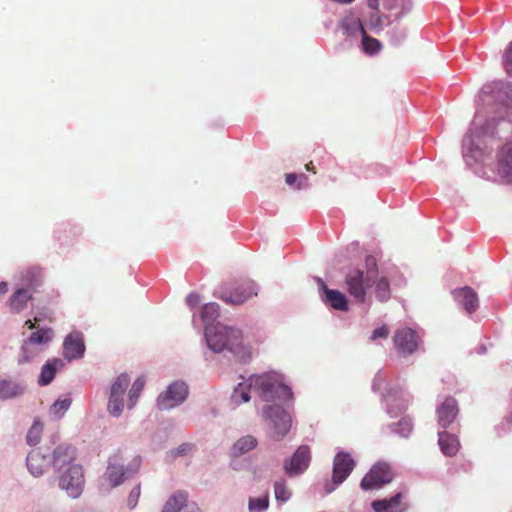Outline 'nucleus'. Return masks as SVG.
<instances>
[{"instance_id":"nucleus-37","label":"nucleus","mask_w":512,"mask_h":512,"mask_svg":"<svg viewBox=\"0 0 512 512\" xmlns=\"http://www.w3.org/2000/svg\"><path fill=\"white\" fill-rule=\"evenodd\" d=\"M285 181L289 186L297 182V189H303L308 186V177L305 174L287 173Z\"/></svg>"},{"instance_id":"nucleus-8","label":"nucleus","mask_w":512,"mask_h":512,"mask_svg":"<svg viewBox=\"0 0 512 512\" xmlns=\"http://www.w3.org/2000/svg\"><path fill=\"white\" fill-rule=\"evenodd\" d=\"M496 175L497 182L501 184H512V141L503 144L496 153Z\"/></svg>"},{"instance_id":"nucleus-32","label":"nucleus","mask_w":512,"mask_h":512,"mask_svg":"<svg viewBox=\"0 0 512 512\" xmlns=\"http://www.w3.org/2000/svg\"><path fill=\"white\" fill-rule=\"evenodd\" d=\"M362 49L366 54L373 55L380 51L381 43L375 38L368 36L366 31L362 32Z\"/></svg>"},{"instance_id":"nucleus-45","label":"nucleus","mask_w":512,"mask_h":512,"mask_svg":"<svg viewBox=\"0 0 512 512\" xmlns=\"http://www.w3.org/2000/svg\"><path fill=\"white\" fill-rule=\"evenodd\" d=\"M186 302L191 308H195L200 303V297L196 293H191L187 296Z\"/></svg>"},{"instance_id":"nucleus-28","label":"nucleus","mask_w":512,"mask_h":512,"mask_svg":"<svg viewBox=\"0 0 512 512\" xmlns=\"http://www.w3.org/2000/svg\"><path fill=\"white\" fill-rule=\"evenodd\" d=\"M375 296L380 302H386L391 297V289H390V283L387 277L385 276H377L375 277Z\"/></svg>"},{"instance_id":"nucleus-6","label":"nucleus","mask_w":512,"mask_h":512,"mask_svg":"<svg viewBox=\"0 0 512 512\" xmlns=\"http://www.w3.org/2000/svg\"><path fill=\"white\" fill-rule=\"evenodd\" d=\"M266 420L270 421L272 437L276 440L284 437L290 430L291 418L290 415L280 406H268L264 411Z\"/></svg>"},{"instance_id":"nucleus-31","label":"nucleus","mask_w":512,"mask_h":512,"mask_svg":"<svg viewBox=\"0 0 512 512\" xmlns=\"http://www.w3.org/2000/svg\"><path fill=\"white\" fill-rule=\"evenodd\" d=\"M257 445V440L253 436H245L240 438L233 446L234 455L244 454L254 449Z\"/></svg>"},{"instance_id":"nucleus-23","label":"nucleus","mask_w":512,"mask_h":512,"mask_svg":"<svg viewBox=\"0 0 512 512\" xmlns=\"http://www.w3.org/2000/svg\"><path fill=\"white\" fill-rule=\"evenodd\" d=\"M30 300H32V294L28 290L24 288L17 289L8 300L9 309L12 313H20L26 308Z\"/></svg>"},{"instance_id":"nucleus-14","label":"nucleus","mask_w":512,"mask_h":512,"mask_svg":"<svg viewBox=\"0 0 512 512\" xmlns=\"http://www.w3.org/2000/svg\"><path fill=\"white\" fill-rule=\"evenodd\" d=\"M310 461L311 452L309 446L301 445L294 452L290 460L284 461L283 468L288 476H298L309 467Z\"/></svg>"},{"instance_id":"nucleus-41","label":"nucleus","mask_w":512,"mask_h":512,"mask_svg":"<svg viewBox=\"0 0 512 512\" xmlns=\"http://www.w3.org/2000/svg\"><path fill=\"white\" fill-rule=\"evenodd\" d=\"M140 494H141V488H140V485L135 486V487L131 490V492H130V494H129V496H128V500H127V502H128V506H129L131 509H132V508H134V507L137 505L138 500H139V497H140Z\"/></svg>"},{"instance_id":"nucleus-21","label":"nucleus","mask_w":512,"mask_h":512,"mask_svg":"<svg viewBox=\"0 0 512 512\" xmlns=\"http://www.w3.org/2000/svg\"><path fill=\"white\" fill-rule=\"evenodd\" d=\"M50 460L39 450H32L27 456V467L30 473L35 476H41L47 468Z\"/></svg>"},{"instance_id":"nucleus-5","label":"nucleus","mask_w":512,"mask_h":512,"mask_svg":"<svg viewBox=\"0 0 512 512\" xmlns=\"http://www.w3.org/2000/svg\"><path fill=\"white\" fill-rule=\"evenodd\" d=\"M392 340L397 353L401 357L416 353L423 343L419 334L409 327L398 328L394 332Z\"/></svg>"},{"instance_id":"nucleus-43","label":"nucleus","mask_w":512,"mask_h":512,"mask_svg":"<svg viewBox=\"0 0 512 512\" xmlns=\"http://www.w3.org/2000/svg\"><path fill=\"white\" fill-rule=\"evenodd\" d=\"M233 399L235 401H237V398L240 397L241 398V402H248L250 400V396H249V393L247 391L244 390V388L242 387V384L240 383L239 386L234 390V393H233Z\"/></svg>"},{"instance_id":"nucleus-17","label":"nucleus","mask_w":512,"mask_h":512,"mask_svg":"<svg viewBox=\"0 0 512 512\" xmlns=\"http://www.w3.org/2000/svg\"><path fill=\"white\" fill-rule=\"evenodd\" d=\"M320 289L323 291L322 300L331 308L339 311L348 310L347 297L339 290L329 289L325 282L319 279Z\"/></svg>"},{"instance_id":"nucleus-30","label":"nucleus","mask_w":512,"mask_h":512,"mask_svg":"<svg viewBox=\"0 0 512 512\" xmlns=\"http://www.w3.org/2000/svg\"><path fill=\"white\" fill-rule=\"evenodd\" d=\"M341 28L347 35H355L357 32L362 34L365 30L361 20L354 16L344 18L341 22Z\"/></svg>"},{"instance_id":"nucleus-26","label":"nucleus","mask_w":512,"mask_h":512,"mask_svg":"<svg viewBox=\"0 0 512 512\" xmlns=\"http://www.w3.org/2000/svg\"><path fill=\"white\" fill-rule=\"evenodd\" d=\"M61 366H63V362L60 359L54 358L48 361L41 369L38 383L42 386L51 383L55 377L57 367Z\"/></svg>"},{"instance_id":"nucleus-13","label":"nucleus","mask_w":512,"mask_h":512,"mask_svg":"<svg viewBox=\"0 0 512 512\" xmlns=\"http://www.w3.org/2000/svg\"><path fill=\"white\" fill-rule=\"evenodd\" d=\"M129 384L130 377L127 374L119 375L112 384L108 402V411L112 416L118 417L122 413L123 395L125 394Z\"/></svg>"},{"instance_id":"nucleus-19","label":"nucleus","mask_w":512,"mask_h":512,"mask_svg":"<svg viewBox=\"0 0 512 512\" xmlns=\"http://www.w3.org/2000/svg\"><path fill=\"white\" fill-rule=\"evenodd\" d=\"M453 296L469 314L474 313L479 307L478 295L470 286L454 290Z\"/></svg>"},{"instance_id":"nucleus-16","label":"nucleus","mask_w":512,"mask_h":512,"mask_svg":"<svg viewBox=\"0 0 512 512\" xmlns=\"http://www.w3.org/2000/svg\"><path fill=\"white\" fill-rule=\"evenodd\" d=\"M186 492H175L165 503L162 512H200L196 503L188 504Z\"/></svg>"},{"instance_id":"nucleus-10","label":"nucleus","mask_w":512,"mask_h":512,"mask_svg":"<svg viewBox=\"0 0 512 512\" xmlns=\"http://www.w3.org/2000/svg\"><path fill=\"white\" fill-rule=\"evenodd\" d=\"M354 466L355 463L350 454L345 452L337 453L333 461V485H326V491L330 493L334 490L335 486L343 483L353 471Z\"/></svg>"},{"instance_id":"nucleus-24","label":"nucleus","mask_w":512,"mask_h":512,"mask_svg":"<svg viewBox=\"0 0 512 512\" xmlns=\"http://www.w3.org/2000/svg\"><path fill=\"white\" fill-rule=\"evenodd\" d=\"M54 336V332L51 328H42L35 332H33L28 340L23 345V351L26 353L27 345L28 344H46L52 340ZM30 360V357H28L26 354H24L23 359L21 361L27 362Z\"/></svg>"},{"instance_id":"nucleus-42","label":"nucleus","mask_w":512,"mask_h":512,"mask_svg":"<svg viewBox=\"0 0 512 512\" xmlns=\"http://www.w3.org/2000/svg\"><path fill=\"white\" fill-rule=\"evenodd\" d=\"M504 67L506 72L512 76V43L504 54Z\"/></svg>"},{"instance_id":"nucleus-51","label":"nucleus","mask_w":512,"mask_h":512,"mask_svg":"<svg viewBox=\"0 0 512 512\" xmlns=\"http://www.w3.org/2000/svg\"><path fill=\"white\" fill-rule=\"evenodd\" d=\"M507 105L512 107V90H511V91H510V93L508 94V102H507Z\"/></svg>"},{"instance_id":"nucleus-4","label":"nucleus","mask_w":512,"mask_h":512,"mask_svg":"<svg viewBox=\"0 0 512 512\" xmlns=\"http://www.w3.org/2000/svg\"><path fill=\"white\" fill-rule=\"evenodd\" d=\"M249 389L256 391L265 401H289L293 396L291 389L274 373L251 376Z\"/></svg>"},{"instance_id":"nucleus-49","label":"nucleus","mask_w":512,"mask_h":512,"mask_svg":"<svg viewBox=\"0 0 512 512\" xmlns=\"http://www.w3.org/2000/svg\"><path fill=\"white\" fill-rule=\"evenodd\" d=\"M493 132H494L493 128H491L490 125H487V127H485V126L481 127V133L482 134H485V135L489 134V133L493 134Z\"/></svg>"},{"instance_id":"nucleus-38","label":"nucleus","mask_w":512,"mask_h":512,"mask_svg":"<svg viewBox=\"0 0 512 512\" xmlns=\"http://www.w3.org/2000/svg\"><path fill=\"white\" fill-rule=\"evenodd\" d=\"M269 497L265 495L260 498H251L249 500V509L252 512H262L268 508Z\"/></svg>"},{"instance_id":"nucleus-40","label":"nucleus","mask_w":512,"mask_h":512,"mask_svg":"<svg viewBox=\"0 0 512 512\" xmlns=\"http://www.w3.org/2000/svg\"><path fill=\"white\" fill-rule=\"evenodd\" d=\"M193 449V445L190 443H182L178 448L172 450L170 455L172 458H176L177 456H183L191 452Z\"/></svg>"},{"instance_id":"nucleus-12","label":"nucleus","mask_w":512,"mask_h":512,"mask_svg":"<svg viewBox=\"0 0 512 512\" xmlns=\"http://www.w3.org/2000/svg\"><path fill=\"white\" fill-rule=\"evenodd\" d=\"M257 284L252 281H246L231 291H222L218 298L230 305H241L249 298L257 296Z\"/></svg>"},{"instance_id":"nucleus-34","label":"nucleus","mask_w":512,"mask_h":512,"mask_svg":"<svg viewBox=\"0 0 512 512\" xmlns=\"http://www.w3.org/2000/svg\"><path fill=\"white\" fill-rule=\"evenodd\" d=\"M274 494L278 501L286 502L291 497V491L287 487V483L284 479L278 480L274 484Z\"/></svg>"},{"instance_id":"nucleus-27","label":"nucleus","mask_w":512,"mask_h":512,"mask_svg":"<svg viewBox=\"0 0 512 512\" xmlns=\"http://www.w3.org/2000/svg\"><path fill=\"white\" fill-rule=\"evenodd\" d=\"M397 4L398 0H368V7L371 10H380L388 23L391 22L390 13L397 8Z\"/></svg>"},{"instance_id":"nucleus-11","label":"nucleus","mask_w":512,"mask_h":512,"mask_svg":"<svg viewBox=\"0 0 512 512\" xmlns=\"http://www.w3.org/2000/svg\"><path fill=\"white\" fill-rule=\"evenodd\" d=\"M141 460L139 458L134 460V469H125L122 463V457L114 455L110 458L106 473L105 480L108 482L110 487H116L120 485L124 478L129 476L130 473H136L140 467Z\"/></svg>"},{"instance_id":"nucleus-39","label":"nucleus","mask_w":512,"mask_h":512,"mask_svg":"<svg viewBox=\"0 0 512 512\" xmlns=\"http://www.w3.org/2000/svg\"><path fill=\"white\" fill-rule=\"evenodd\" d=\"M71 400H57L50 408V413H52L57 418L61 417L66 410L70 407Z\"/></svg>"},{"instance_id":"nucleus-3","label":"nucleus","mask_w":512,"mask_h":512,"mask_svg":"<svg viewBox=\"0 0 512 512\" xmlns=\"http://www.w3.org/2000/svg\"><path fill=\"white\" fill-rule=\"evenodd\" d=\"M367 269H350L344 277L345 289L358 303H366L368 292L373 287L377 276V264L374 258L366 260Z\"/></svg>"},{"instance_id":"nucleus-52","label":"nucleus","mask_w":512,"mask_h":512,"mask_svg":"<svg viewBox=\"0 0 512 512\" xmlns=\"http://www.w3.org/2000/svg\"><path fill=\"white\" fill-rule=\"evenodd\" d=\"M473 125L475 127H477L479 125V115H476L475 118H474V122H473Z\"/></svg>"},{"instance_id":"nucleus-20","label":"nucleus","mask_w":512,"mask_h":512,"mask_svg":"<svg viewBox=\"0 0 512 512\" xmlns=\"http://www.w3.org/2000/svg\"><path fill=\"white\" fill-rule=\"evenodd\" d=\"M372 508L375 512H405L407 505L402 502V494L397 493L390 499L373 501Z\"/></svg>"},{"instance_id":"nucleus-46","label":"nucleus","mask_w":512,"mask_h":512,"mask_svg":"<svg viewBox=\"0 0 512 512\" xmlns=\"http://www.w3.org/2000/svg\"><path fill=\"white\" fill-rule=\"evenodd\" d=\"M398 426L402 429L401 432L404 436L408 435L412 430V425L408 420H401Z\"/></svg>"},{"instance_id":"nucleus-44","label":"nucleus","mask_w":512,"mask_h":512,"mask_svg":"<svg viewBox=\"0 0 512 512\" xmlns=\"http://www.w3.org/2000/svg\"><path fill=\"white\" fill-rule=\"evenodd\" d=\"M388 335H389V329H388V327H387V326H385V325H384V326H381V327L376 328V329L373 331V333H372V335H371L370 339H371V341H375V340H377L378 338H387V337H388Z\"/></svg>"},{"instance_id":"nucleus-18","label":"nucleus","mask_w":512,"mask_h":512,"mask_svg":"<svg viewBox=\"0 0 512 512\" xmlns=\"http://www.w3.org/2000/svg\"><path fill=\"white\" fill-rule=\"evenodd\" d=\"M459 412L458 403L453 397H447L443 403L437 408L438 423L446 429L449 427Z\"/></svg>"},{"instance_id":"nucleus-53","label":"nucleus","mask_w":512,"mask_h":512,"mask_svg":"<svg viewBox=\"0 0 512 512\" xmlns=\"http://www.w3.org/2000/svg\"><path fill=\"white\" fill-rule=\"evenodd\" d=\"M467 140L469 141V144H472V143H473V140H472V134H471V135L466 136V138L464 139V142H466Z\"/></svg>"},{"instance_id":"nucleus-25","label":"nucleus","mask_w":512,"mask_h":512,"mask_svg":"<svg viewBox=\"0 0 512 512\" xmlns=\"http://www.w3.org/2000/svg\"><path fill=\"white\" fill-rule=\"evenodd\" d=\"M24 387L9 379H0V399L6 400L22 395Z\"/></svg>"},{"instance_id":"nucleus-29","label":"nucleus","mask_w":512,"mask_h":512,"mask_svg":"<svg viewBox=\"0 0 512 512\" xmlns=\"http://www.w3.org/2000/svg\"><path fill=\"white\" fill-rule=\"evenodd\" d=\"M219 314L220 307L217 303H207L201 310V319L205 323L206 327H211V325L219 317Z\"/></svg>"},{"instance_id":"nucleus-22","label":"nucleus","mask_w":512,"mask_h":512,"mask_svg":"<svg viewBox=\"0 0 512 512\" xmlns=\"http://www.w3.org/2000/svg\"><path fill=\"white\" fill-rule=\"evenodd\" d=\"M438 444L442 453L448 457L455 456L460 448V442L457 436L446 431L438 433Z\"/></svg>"},{"instance_id":"nucleus-1","label":"nucleus","mask_w":512,"mask_h":512,"mask_svg":"<svg viewBox=\"0 0 512 512\" xmlns=\"http://www.w3.org/2000/svg\"><path fill=\"white\" fill-rule=\"evenodd\" d=\"M52 465L58 474V485L71 498H78L84 489L85 478L81 465L75 463V450L71 446L55 448Z\"/></svg>"},{"instance_id":"nucleus-2","label":"nucleus","mask_w":512,"mask_h":512,"mask_svg":"<svg viewBox=\"0 0 512 512\" xmlns=\"http://www.w3.org/2000/svg\"><path fill=\"white\" fill-rule=\"evenodd\" d=\"M205 338L208 347L216 353L226 350L242 362L251 358V353L244 346L242 333L238 329L217 324L205 328Z\"/></svg>"},{"instance_id":"nucleus-36","label":"nucleus","mask_w":512,"mask_h":512,"mask_svg":"<svg viewBox=\"0 0 512 512\" xmlns=\"http://www.w3.org/2000/svg\"><path fill=\"white\" fill-rule=\"evenodd\" d=\"M385 22H387V19L384 18V15L380 10H372L370 16L366 20V24L371 29H381Z\"/></svg>"},{"instance_id":"nucleus-35","label":"nucleus","mask_w":512,"mask_h":512,"mask_svg":"<svg viewBox=\"0 0 512 512\" xmlns=\"http://www.w3.org/2000/svg\"><path fill=\"white\" fill-rule=\"evenodd\" d=\"M43 432V426L40 422L36 421L29 429L26 440L29 445H36L40 442L41 435Z\"/></svg>"},{"instance_id":"nucleus-50","label":"nucleus","mask_w":512,"mask_h":512,"mask_svg":"<svg viewBox=\"0 0 512 512\" xmlns=\"http://www.w3.org/2000/svg\"><path fill=\"white\" fill-rule=\"evenodd\" d=\"M305 168H306V170H307V171L313 172L314 174L316 173V170H315V167H314V165H313V162H312V161H310L309 163H307V164L305 165Z\"/></svg>"},{"instance_id":"nucleus-9","label":"nucleus","mask_w":512,"mask_h":512,"mask_svg":"<svg viewBox=\"0 0 512 512\" xmlns=\"http://www.w3.org/2000/svg\"><path fill=\"white\" fill-rule=\"evenodd\" d=\"M188 396V387L182 381H175L170 384L164 393L157 398V405L160 410H167L181 404Z\"/></svg>"},{"instance_id":"nucleus-7","label":"nucleus","mask_w":512,"mask_h":512,"mask_svg":"<svg viewBox=\"0 0 512 512\" xmlns=\"http://www.w3.org/2000/svg\"><path fill=\"white\" fill-rule=\"evenodd\" d=\"M394 474L387 463L379 462L373 465L362 479L360 486L363 490L379 489L392 481Z\"/></svg>"},{"instance_id":"nucleus-15","label":"nucleus","mask_w":512,"mask_h":512,"mask_svg":"<svg viewBox=\"0 0 512 512\" xmlns=\"http://www.w3.org/2000/svg\"><path fill=\"white\" fill-rule=\"evenodd\" d=\"M85 352V344L82 333L71 332L63 343V356L71 361L81 358Z\"/></svg>"},{"instance_id":"nucleus-33","label":"nucleus","mask_w":512,"mask_h":512,"mask_svg":"<svg viewBox=\"0 0 512 512\" xmlns=\"http://www.w3.org/2000/svg\"><path fill=\"white\" fill-rule=\"evenodd\" d=\"M145 385V379L144 377H138L134 383L132 384V387L129 391V403L128 408L131 409L136 404L143 388Z\"/></svg>"},{"instance_id":"nucleus-47","label":"nucleus","mask_w":512,"mask_h":512,"mask_svg":"<svg viewBox=\"0 0 512 512\" xmlns=\"http://www.w3.org/2000/svg\"><path fill=\"white\" fill-rule=\"evenodd\" d=\"M40 322V318L35 317L34 320H27L24 324L28 329H34L36 325Z\"/></svg>"},{"instance_id":"nucleus-48","label":"nucleus","mask_w":512,"mask_h":512,"mask_svg":"<svg viewBox=\"0 0 512 512\" xmlns=\"http://www.w3.org/2000/svg\"><path fill=\"white\" fill-rule=\"evenodd\" d=\"M8 291V285L6 282H0V295H4Z\"/></svg>"}]
</instances>
